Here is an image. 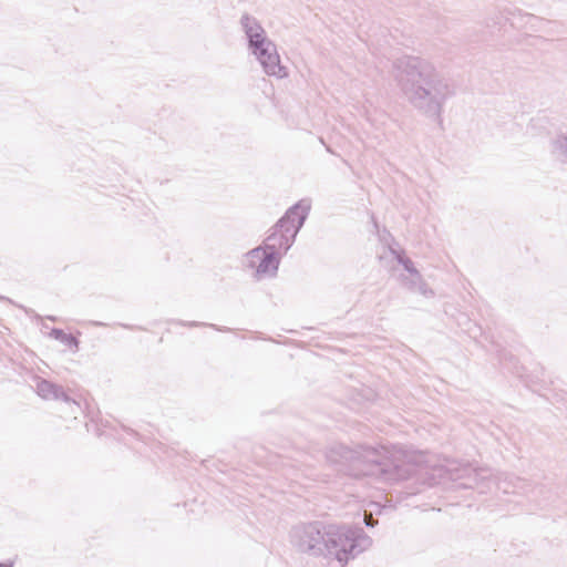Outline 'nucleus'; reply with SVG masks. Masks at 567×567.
Instances as JSON below:
<instances>
[{
    "instance_id": "1",
    "label": "nucleus",
    "mask_w": 567,
    "mask_h": 567,
    "mask_svg": "<svg viewBox=\"0 0 567 567\" xmlns=\"http://www.w3.org/2000/svg\"><path fill=\"white\" fill-rule=\"evenodd\" d=\"M326 458L350 475L375 476L391 483L408 480L416 473H427L429 468L423 453L404 452L396 447L389 450L385 446L352 450L336 443L328 447Z\"/></svg>"
},
{
    "instance_id": "2",
    "label": "nucleus",
    "mask_w": 567,
    "mask_h": 567,
    "mask_svg": "<svg viewBox=\"0 0 567 567\" xmlns=\"http://www.w3.org/2000/svg\"><path fill=\"white\" fill-rule=\"evenodd\" d=\"M395 80L411 104L431 117H440L445 101L454 95L449 80L434 65L416 56L398 59Z\"/></svg>"
},
{
    "instance_id": "3",
    "label": "nucleus",
    "mask_w": 567,
    "mask_h": 567,
    "mask_svg": "<svg viewBox=\"0 0 567 567\" xmlns=\"http://www.w3.org/2000/svg\"><path fill=\"white\" fill-rule=\"evenodd\" d=\"M372 544L362 528L330 524L326 526L324 545L321 557L344 566Z\"/></svg>"
},
{
    "instance_id": "4",
    "label": "nucleus",
    "mask_w": 567,
    "mask_h": 567,
    "mask_svg": "<svg viewBox=\"0 0 567 567\" xmlns=\"http://www.w3.org/2000/svg\"><path fill=\"white\" fill-rule=\"evenodd\" d=\"M240 25L248 42V50L258 60L264 72L277 79L287 78L288 71L280 62L277 47L267 37L260 22L255 17L245 13L240 18Z\"/></svg>"
},
{
    "instance_id": "5",
    "label": "nucleus",
    "mask_w": 567,
    "mask_h": 567,
    "mask_svg": "<svg viewBox=\"0 0 567 567\" xmlns=\"http://www.w3.org/2000/svg\"><path fill=\"white\" fill-rule=\"evenodd\" d=\"M310 205L301 200L291 206L270 229L262 247L278 255H285L292 246L297 234L307 219Z\"/></svg>"
},
{
    "instance_id": "6",
    "label": "nucleus",
    "mask_w": 567,
    "mask_h": 567,
    "mask_svg": "<svg viewBox=\"0 0 567 567\" xmlns=\"http://www.w3.org/2000/svg\"><path fill=\"white\" fill-rule=\"evenodd\" d=\"M449 478L453 482L461 481L460 485L465 488L478 487L481 483L492 482L489 468L473 467L470 464H461L456 461L446 460L444 464L433 467L432 480Z\"/></svg>"
},
{
    "instance_id": "7",
    "label": "nucleus",
    "mask_w": 567,
    "mask_h": 567,
    "mask_svg": "<svg viewBox=\"0 0 567 567\" xmlns=\"http://www.w3.org/2000/svg\"><path fill=\"white\" fill-rule=\"evenodd\" d=\"M326 526L320 522L300 524L290 532V542L299 551L321 557L326 537Z\"/></svg>"
},
{
    "instance_id": "8",
    "label": "nucleus",
    "mask_w": 567,
    "mask_h": 567,
    "mask_svg": "<svg viewBox=\"0 0 567 567\" xmlns=\"http://www.w3.org/2000/svg\"><path fill=\"white\" fill-rule=\"evenodd\" d=\"M37 392L41 398L45 400H62L64 402L71 401L69 395L63 391L62 386L48 380L39 379L37 381Z\"/></svg>"
},
{
    "instance_id": "9",
    "label": "nucleus",
    "mask_w": 567,
    "mask_h": 567,
    "mask_svg": "<svg viewBox=\"0 0 567 567\" xmlns=\"http://www.w3.org/2000/svg\"><path fill=\"white\" fill-rule=\"evenodd\" d=\"M281 255L264 248V255L260 262L257 265V275L260 277H272L277 274Z\"/></svg>"
},
{
    "instance_id": "10",
    "label": "nucleus",
    "mask_w": 567,
    "mask_h": 567,
    "mask_svg": "<svg viewBox=\"0 0 567 567\" xmlns=\"http://www.w3.org/2000/svg\"><path fill=\"white\" fill-rule=\"evenodd\" d=\"M402 284L412 292H417L425 298L434 296V291L424 281L420 271H415L413 276H402Z\"/></svg>"
},
{
    "instance_id": "11",
    "label": "nucleus",
    "mask_w": 567,
    "mask_h": 567,
    "mask_svg": "<svg viewBox=\"0 0 567 567\" xmlns=\"http://www.w3.org/2000/svg\"><path fill=\"white\" fill-rule=\"evenodd\" d=\"M550 154L561 164H567V133L558 134L550 140Z\"/></svg>"
},
{
    "instance_id": "12",
    "label": "nucleus",
    "mask_w": 567,
    "mask_h": 567,
    "mask_svg": "<svg viewBox=\"0 0 567 567\" xmlns=\"http://www.w3.org/2000/svg\"><path fill=\"white\" fill-rule=\"evenodd\" d=\"M493 482L496 485V487L505 494L517 493L523 485L520 478H517L512 475H506L504 476V478H494Z\"/></svg>"
},
{
    "instance_id": "13",
    "label": "nucleus",
    "mask_w": 567,
    "mask_h": 567,
    "mask_svg": "<svg viewBox=\"0 0 567 567\" xmlns=\"http://www.w3.org/2000/svg\"><path fill=\"white\" fill-rule=\"evenodd\" d=\"M389 252L400 265L403 266L404 270L408 272V276H413L415 271H419L414 267L413 261L406 257L403 251H398L393 248H390Z\"/></svg>"
},
{
    "instance_id": "14",
    "label": "nucleus",
    "mask_w": 567,
    "mask_h": 567,
    "mask_svg": "<svg viewBox=\"0 0 567 567\" xmlns=\"http://www.w3.org/2000/svg\"><path fill=\"white\" fill-rule=\"evenodd\" d=\"M50 336L70 348H75V350L79 347V341L76 338H74L72 334L65 333L62 329L53 328L50 332Z\"/></svg>"
},
{
    "instance_id": "15",
    "label": "nucleus",
    "mask_w": 567,
    "mask_h": 567,
    "mask_svg": "<svg viewBox=\"0 0 567 567\" xmlns=\"http://www.w3.org/2000/svg\"><path fill=\"white\" fill-rule=\"evenodd\" d=\"M264 255V247L259 246L246 254V264L248 267L254 268L257 271V265L260 262Z\"/></svg>"
},
{
    "instance_id": "16",
    "label": "nucleus",
    "mask_w": 567,
    "mask_h": 567,
    "mask_svg": "<svg viewBox=\"0 0 567 567\" xmlns=\"http://www.w3.org/2000/svg\"><path fill=\"white\" fill-rule=\"evenodd\" d=\"M364 523L368 527H373L377 524V520L372 518L371 514H364Z\"/></svg>"
},
{
    "instance_id": "17",
    "label": "nucleus",
    "mask_w": 567,
    "mask_h": 567,
    "mask_svg": "<svg viewBox=\"0 0 567 567\" xmlns=\"http://www.w3.org/2000/svg\"><path fill=\"white\" fill-rule=\"evenodd\" d=\"M183 324L186 327H199V326H203L204 323L197 322V321H189V322H185Z\"/></svg>"
},
{
    "instance_id": "18",
    "label": "nucleus",
    "mask_w": 567,
    "mask_h": 567,
    "mask_svg": "<svg viewBox=\"0 0 567 567\" xmlns=\"http://www.w3.org/2000/svg\"><path fill=\"white\" fill-rule=\"evenodd\" d=\"M209 327L218 330V331H227L228 329L227 328H220V327H216L215 324H208Z\"/></svg>"
},
{
    "instance_id": "19",
    "label": "nucleus",
    "mask_w": 567,
    "mask_h": 567,
    "mask_svg": "<svg viewBox=\"0 0 567 567\" xmlns=\"http://www.w3.org/2000/svg\"><path fill=\"white\" fill-rule=\"evenodd\" d=\"M0 567H13L12 564H0Z\"/></svg>"
}]
</instances>
